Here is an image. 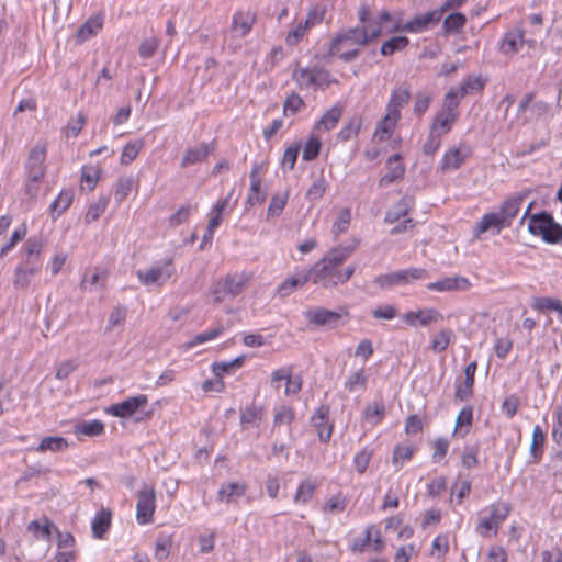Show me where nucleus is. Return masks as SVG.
I'll return each mask as SVG.
<instances>
[{
    "instance_id": "obj_1",
    "label": "nucleus",
    "mask_w": 562,
    "mask_h": 562,
    "mask_svg": "<svg viewBox=\"0 0 562 562\" xmlns=\"http://www.w3.org/2000/svg\"><path fill=\"white\" fill-rule=\"evenodd\" d=\"M356 246H339L330 249L319 261L307 271L314 284L325 289L338 285V272L342 263L352 255Z\"/></svg>"
},
{
    "instance_id": "obj_2",
    "label": "nucleus",
    "mask_w": 562,
    "mask_h": 562,
    "mask_svg": "<svg viewBox=\"0 0 562 562\" xmlns=\"http://www.w3.org/2000/svg\"><path fill=\"white\" fill-rule=\"evenodd\" d=\"M510 510V505L505 502H496L485 506L479 513L475 532L484 538L495 537L498 532V528L506 520Z\"/></svg>"
},
{
    "instance_id": "obj_3",
    "label": "nucleus",
    "mask_w": 562,
    "mask_h": 562,
    "mask_svg": "<svg viewBox=\"0 0 562 562\" xmlns=\"http://www.w3.org/2000/svg\"><path fill=\"white\" fill-rule=\"evenodd\" d=\"M292 79L297 83L301 90H313L325 89L331 83H337V79L334 78L329 70L324 67L313 66L296 68L292 71Z\"/></svg>"
},
{
    "instance_id": "obj_4",
    "label": "nucleus",
    "mask_w": 562,
    "mask_h": 562,
    "mask_svg": "<svg viewBox=\"0 0 562 562\" xmlns=\"http://www.w3.org/2000/svg\"><path fill=\"white\" fill-rule=\"evenodd\" d=\"M429 273L424 268L409 267L374 278L373 283L381 290H391L395 286H405L417 281L428 279Z\"/></svg>"
},
{
    "instance_id": "obj_5",
    "label": "nucleus",
    "mask_w": 562,
    "mask_h": 562,
    "mask_svg": "<svg viewBox=\"0 0 562 562\" xmlns=\"http://www.w3.org/2000/svg\"><path fill=\"white\" fill-rule=\"evenodd\" d=\"M528 231L550 244L562 240V226L547 213L532 215L528 223Z\"/></svg>"
},
{
    "instance_id": "obj_6",
    "label": "nucleus",
    "mask_w": 562,
    "mask_h": 562,
    "mask_svg": "<svg viewBox=\"0 0 562 562\" xmlns=\"http://www.w3.org/2000/svg\"><path fill=\"white\" fill-rule=\"evenodd\" d=\"M172 259H168L164 266L154 265L147 270H137L139 282L146 286H160L172 273Z\"/></svg>"
},
{
    "instance_id": "obj_7",
    "label": "nucleus",
    "mask_w": 562,
    "mask_h": 562,
    "mask_svg": "<svg viewBox=\"0 0 562 562\" xmlns=\"http://www.w3.org/2000/svg\"><path fill=\"white\" fill-rule=\"evenodd\" d=\"M403 322L411 327H427L443 319L442 314L435 307L409 311L402 316Z\"/></svg>"
},
{
    "instance_id": "obj_8",
    "label": "nucleus",
    "mask_w": 562,
    "mask_h": 562,
    "mask_svg": "<svg viewBox=\"0 0 562 562\" xmlns=\"http://www.w3.org/2000/svg\"><path fill=\"white\" fill-rule=\"evenodd\" d=\"M347 312L345 308H339V311H330L324 307H315L306 310L303 315L307 319L310 324L316 326H329L336 327L338 321L342 315H346Z\"/></svg>"
},
{
    "instance_id": "obj_9",
    "label": "nucleus",
    "mask_w": 562,
    "mask_h": 562,
    "mask_svg": "<svg viewBox=\"0 0 562 562\" xmlns=\"http://www.w3.org/2000/svg\"><path fill=\"white\" fill-rule=\"evenodd\" d=\"M441 19L442 10L437 9L417 14L402 26V31L409 33H422L438 24Z\"/></svg>"
},
{
    "instance_id": "obj_10",
    "label": "nucleus",
    "mask_w": 562,
    "mask_h": 562,
    "mask_svg": "<svg viewBox=\"0 0 562 562\" xmlns=\"http://www.w3.org/2000/svg\"><path fill=\"white\" fill-rule=\"evenodd\" d=\"M531 191L529 189L522 190L510 195L506 199L502 205L499 206L498 213L501 217L504 220V223L507 227H509L514 221V218L518 215L522 203L529 196Z\"/></svg>"
},
{
    "instance_id": "obj_11",
    "label": "nucleus",
    "mask_w": 562,
    "mask_h": 562,
    "mask_svg": "<svg viewBox=\"0 0 562 562\" xmlns=\"http://www.w3.org/2000/svg\"><path fill=\"white\" fill-rule=\"evenodd\" d=\"M472 286L470 280L462 276H450L430 282L426 285L429 291L443 293V292H464Z\"/></svg>"
},
{
    "instance_id": "obj_12",
    "label": "nucleus",
    "mask_w": 562,
    "mask_h": 562,
    "mask_svg": "<svg viewBox=\"0 0 562 562\" xmlns=\"http://www.w3.org/2000/svg\"><path fill=\"white\" fill-rule=\"evenodd\" d=\"M155 512V494L154 490L145 486L138 492L136 504V520L138 524H148Z\"/></svg>"
},
{
    "instance_id": "obj_13",
    "label": "nucleus",
    "mask_w": 562,
    "mask_h": 562,
    "mask_svg": "<svg viewBox=\"0 0 562 562\" xmlns=\"http://www.w3.org/2000/svg\"><path fill=\"white\" fill-rule=\"evenodd\" d=\"M42 269V262L22 260L14 269L12 284L16 290H24L31 284V279Z\"/></svg>"
},
{
    "instance_id": "obj_14",
    "label": "nucleus",
    "mask_w": 562,
    "mask_h": 562,
    "mask_svg": "<svg viewBox=\"0 0 562 562\" xmlns=\"http://www.w3.org/2000/svg\"><path fill=\"white\" fill-rule=\"evenodd\" d=\"M347 42L359 46L368 44V29L363 25L362 27H352L337 34L331 41L329 54H336L339 50V46Z\"/></svg>"
},
{
    "instance_id": "obj_15",
    "label": "nucleus",
    "mask_w": 562,
    "mask_h": 562,
    "mask_svg": "<svg viewBox=\"0 0 562 562\" xmlns=\"http://www.w3.org/2000/svg\"><path fill=\"white\" fill-rule=\"evenodd\" d=\"M46 146L43 144H37L34 146L27 157L25 162V173L33 176H45L46 166Z\"/></svg>"
},
{
    "instance_id": "obj_16",
    "label": "nucleus",
    "mask_w": 562,
    "mask_h": 562,
    "mask_svg": "<svg viewBox=\"0 0 562 562\" xmlns=\"http://www.w3.org/2000/svg\"><path fill=\"white\" fill-rule=\"evenodd\" d=\"M341 108L337 105L326 111L319 121L315 124L314 130L307 140H319L323 131H329L337 125L341 117Z\"/></svg>"
},
{
    "instance_id": "obj_17",
    "label": "nucleus",
    "mask_w": 562,
    "mask_h": 562,
    "mask_svg": "<svg viewBox=\"0 0 562 562\" xmlns=\"http://www.w3.org/2000/svg\"><path fill=\"white\" fill-rule=\"evenodd\" d=\"M146 395H137L126 398L121 403H116L110 406L108 412L116 417H131L140 406L146 405Z\"/></svg>"
},
{
    "instance_id": "obj_18",
    "label": "nucleus",
    "mask_w": 562,
    "mask_h": 562,
    "mask_svg": "<svg viewBox=\"0 0 562 562\" xmlns=\"http://www.w3.org/2000/svg\"><path fill=\"white\" fill-rule=\"evenodd\" d=\"M525 45V34L519 27L507 31L501 42L499 50L505 56L517 54Z\"/></svg>"
},
{
    "instance_id": "obj_19",
    "label": "nucleus",
    "mask_w": 562,
    "mask_h": 562,
    "mask_svg": "<svg viewBox=\"0 0 562 562\" xmlns=\"http://www.w3.org/2000/svg\"><path fill=\"white\" fill-rule=\"evenodd\" d=\"M507 227L498 211L484 214L480 222L473 228V235L479 238L483 233L492 231L498 234L503 228Z\"/></svg>"
},
{
    "instance_id": "obj_20",
    "label": "nucleus",
    "mask_w": 562,
    "mask_h": 562,
    "mask_svg": "<svg viewBox=\"0 0 562 562\" xmlns=\"http://www.w3.org/2000/svg\"><path fill=\"white\" fill-rule=\"evenodd\" d=\"M411 98V87L407 83L395 87L386 104V111L401 116V110L409 102Z\"/></svg>"
},
{
    "instance_id": "obj_21",
    "label": "nucleus",
    "mask_w": 562,
    "mask_h": 562,
    "mask_svg": "<svg viewBox=\"0 0 562 562\" xmlns=\"http://www.w3.org/2000/svg\"><path fill=\"white\" fill-rule=\"evenodd\" d=\"M311 422L317 431L318 439L327 442L333 435V425L328 422V408L325 406L318 407L314 412Z\"/></svg>"
},
{
    "instance_id": "obj_22",
    "label": "nucleus",
    "mask_w": 562,
    "mask_h": 562,
    "mask_svg": "<svg viewBox=\"0 0 562 562\" xmlns=\"http://www.w3.org/2000/svg\"><path fill=\"white\" fill-rule=\"evenodd\" d=\"M311 281L307 270H300L294 274L286 278L278 288L277 294L280 297H286L291 295L296 289L303 286Z\"/></svg>"
},
{
    "instance_id": "obj_23",
    "label": "nucleus",
    "mask_w": 562,
    "mask_h": 562,
    "mask_svg": "<svg viewBox=\"0 0 562 562\" xmlns=\"http://www.w3.org/2000/svg\"><path fill=\"white\" fill-rule=\"evenodd\" d=\"M400 119L401 116L386 111L385 115L376 125L374 137H378V140H389L392 137Z\"/></svg>"
},
{
    "instance_id": "obj_24",
    "label": "nucleus",
    "mask_w": 562,
    "mask_h": 562,
    "mask_svg": "<svg viewBox=\"0 0 562 562\" xmlns=\"http://www.w3.org/2000/svg\"><path fill=\"white\" fill-rule=\"evenodd\" d=\"M247 485L245 482H228L222 484L217 497L221 502L231 503L245 495Z\"/></svg>"
},
{
    "instance_id": "obj_25",
    "label": "nucleus",
    "mask_w": 562,
    "mask_h": 562,
    "mask_svg": "<svg viewBox=\"0 0 562 562\" xmlns=\"http://www.w3.org/2000/svg\"><path fill=\"white\" fill-rule=\"evenodd\" d=\"M251 276L246 272H236L234 274L227 276L223 279L224 289L229 296L238 295L247 283L250 281Z\"/></svg>"
},
{
    "instance_id": "obj_26",
    "label": "nucleus",
    "mask_w": 562,
    "mask_h": 562,
    "mask_svg": "<svg viewBox=\"0 0 562 562\" xmlns=\"http://www.w3.org/2000/svg\"><path fill=\"white\" fill-rule=\"evenodd\" d=\"M476 368V362L472 361L464 369V380L457 386L456 390V397L460 398L461 401L468 400L472 394Z\"/></svg>"
},
{
    "instance_id": "obj_27",
    "label": "nucleus",
    "mask_w": 562,
    "mask_h": 562,
    "mask_svg": "<svg viewBox=\"0 0 562 562\" xmlns=\"http://www.w3.org/2000/svg\"><path fill=\"white\" fill-rule=\"evenodd\" d=\"M456 120L457 116L454 114L439 112L432 122L430 136L434 138L442 137L451 130Z\"/></svg>"
},
{
    "instance_id": "obj_28",
    "label": "nucleus",
    "mask_w": 562,
    "mask_h": 562,
    "mask_svg": "<svg viewBox=\"0 0 562 562\" xmlns=\"http://www.w3.org/2000/svg\"><path fill=\"white\" fill-rule=\"evenodd\" d=\"M414 201L411 196H403L396 204H394L385 214L384 221L386 223H395L402 217H405L413 209Z\"/></svg>"
},
{
    "instance_id": "obj_29",
    "label": "nucleus",
    "mask_w": 562,
    "mask_h": 562,
    "mask_svg": "<svg viewBox=\"0 0 562 562\" xmlns=\"http://www.w3.org/2000/svg\"><path fill=\"white\" fill-rule=\"evenodd\" d=\"M387 172L381 178V186H389L395 180L403 177L405 168L401 162V156L398 154L393 155L389 158L387 164Z\"/></svg>"
},
{
    "instance_id": "obj_30",
    "label": "nucleus",
    "mask_w": 562,
    "mask_h": 562,
    "mask_svg": "<svg viewBox=\"0 0 562 562\" xmlns=\"http://www.w3.org/2000/svg\"><path fill=\"white\" fill-rule=\"evenodd\" d=\"M469 151L461 146H452L443 156L442 169L454 170L464 161Z\"/></svg>"
},
{
    "instance_id": "obj_31",
    "label": "nucleus",
    "mask_w": 562,
    "mask_h": 562,
    "mask_svg": "<svg viewBox=\"0 0 562 562\" xmlns=\"http://www.w3.org/2000/svg\"><path fill=\"white\" fill-rule=\"evenodd\" d=\"M258 165H255L250 172V193L247 198V204L254 206L265 201L266 193L261 190V181L258 178Z\"/></svg>"
},
{
    "instance_id": "obj_32",
    "label": "nucleus",
    "mask_w": 562,
    "mask_h": 562,
    "mask_svg": "<svg viewBox=\"0 0 562 562\" xmlns=\"http://www.w3.org/2000/svg\"><path fill=\"white\" fill-rule=\"evenodd\" d=\"M103 26V20L101 16L89 18L78 30L77 41L83 43L90 37L97 35Z\"/></svg>"
},
{
    "instance_id": "obj_33",
    "label": "nucleus",
    "mask_w": 562,
    "mask_h": 562,
    "mask_svg": "<svg viewBox=\"0 0 562 562\" xmlns=\"http://www.w3.org/2000/svg\"><path fill=\"white\" fill-rule=\"evenodd\" d=\"M111 525V513L105 509H101L91 522V529L94 538H102L108 532Z\"/></svg>"
},
{
    "instance_id": "obj_34",
    "label": "nucleus",
    "mask_w": 562,
    "mask_h": 562,
    "mask_svg": "<svg viewBox=\"0 0 562 562\" xmlns=\"http://www.w3.org/2000/svg\"><path fill=\"white\" fill-rule=\"evenodd\" d=\"M68 441L64 437L48 436L41 440L40 445L35 448L37 452H58L68 448Z\"/></svg>"
},
{
    "instance_id": "obj_35",
    "label": "nucleus",
    "mask_w": 562,
    "mask_h": 562,
    "mask_svg": "<svg viewBox=\"0 0 562 562\" xmlns=\"http://www.w3.org/2000/svg\"><path fill=\"white\" fill-rule=\"evenodd\" d=\"M546 441V435L539 425H536L532 429V440L530 446L531 462L537 463L542 456L543 445Z\"/></svg>"
},
{
    "instance_id": "obj_36",
    "label": "nucleus",
    "mask_w": 562,
    "mask_h": 562,
    "mask_svg": "<svg viewBox=\"0 0 562 562\" xmlns=\"http://www.w3.org/2000/svg\"><path fill=\"white\" fill-rule=\"evenodd\" d=\"M74 199L72 190H61L58 196L52 202L49 211L53 217L61 215L71 204Z\"/></svg>"
},
{
    "instance_id": "obj_37",
    "label": "nucleus",
    "mask_w": 562,
    "mask_h": 562,
    "mask_svg": "<svg viewBox=\"0 0 562 562\" xmlns=\"http://www.w3.org/2000/svg\"><path fill=\"white\" fill-rule=\"evenodd\" d=\"M255 22V18L250 13L237 12L233 18V30L239 36H246Z\"/></svg>"
},
{
    "instance_id": "obj_38",
    "label": "nucleus",
    "mask_w": 562,
    "mask_h": 562,
    "mask_svg": "<svg viewBox=\"0 0 562 562\" xmlns=\"http://www.w3.org/2000/svg\"><path fill=\"white\" fill-rule=\"evenodd\" d=\"M414 452L415 448L412 445L396 446L392 456V464L394 465L395 470L398 471L402 469L404 463L413 458Z\"/></svg>"
},
{
    "instance_id": "obj_39",
    "label": "nucleus",
    "mask_w": 562,
    "mask_h": 562,
    "mask_svg": "<svg viewBox=\"0 0 562 562\" xmlns=\"http://www.w3.org/2000/svg\"><path fill=\"white\" fill-rule=\"evenodd\" d=\"M465 23L467 18L463 13H451L445 18L442 30L446 34L458 33L465 25Z\"/></svg>"
},
{
    "instance_id": "obj_40",
    "label": "nucleus",
    "mask_w": 562,
    "mask_h": 562,
    "mask_svg": "<svg viewBox=\"0 0 562 562\" xmlns=\"http://www.w3.org/2000/svg\"><path fill=\"white\" fill-rule=\"evenodd\" d=\"M385 415V405L381 401H374L367 405L364 417L371 425L379 424Z\"/></svg>"
},
{
    "instance_id": "obj_41",
    "label": "nucleus",
    "mask_w": 562,
    "mask_h": 562,
    "mask_svg": "<svg viewBox=\"0 0 562 562\" xmlns=\"http://www.w3.org/2000/svg\"><path fill=\"white\" fill-rule=\"evenodd\" d=\"M104 431V425L101 420L93 419L89 422H82L75 428L77 435H85L88 437L99 436Z\"/></svg>"
},
{
    "instance_id": "obj_42",
    "label": "nucleus",
    "mask_w": 562,
    "mask_h": 562,
    "mask_svg": "<svg viewBox=\"0 0 562 562\" xmlns=\"http://www.w3.org/2000/svg\"><path fill=\"white\" fill-rule=\"evenodd\" d=\"M409 44V40L406 36H394L381 46V54L383 56L393 55L397 50L404 49Z\"/></svg>"
},
{
    "instance_id": "obj_43",
    "label": "nucleus",
    "mask_w": 562,
    "mask_h": 562,
    "mask_svg": "<svg viewBox=\"0 0 562 562\" xmlns=\"http://www.w3.org/2000/svg\"><path fill=\"white\" fill-rule=\"evenodd\" d=\"M262 417V409L251 405L240 412V424L244 428L250 425H258Z\"/></svg>"
},
{
    "instance_id": "obj_44",
    "label": "nucleus",
    "mask_w": 562,
    "mask_h": 562,
    "mask_svg": "<svg viewBox=\"0 0 562 562\" xmlns=\"http://www.w3.org/2000/svg\"><path fill=\"white\" fill-rule=\"evenodd\" d=\"M43 249V241L38 237H31L25 244V256L22 260L41 262L40 255Z\"/></svg>"
},
{
    "instance_id": "obj_45",
    "label": "nucleus",
    "mask_w": 562,
    "mask_h": 562,
    "mask_svg": "<svg viewBox=\"0 0 562 562\" xmlns=\"http://www.w3.org/2000/svg\"><path fill=\"white\" fill-rule=\"evenodd\" d=\"M453 337V331L449 328L441 329L438 334H436L431 340V349L435 352L445 351L450 345Z\"/></svg>"
},
{
    "instance_id": "obj_46",
    "label": "nucleus",
    "mask_w": 562,
    "mask_h": 562,
    "mask_svg": "<svg viewBox=\"0 0 562 562\" xmlns=\"http://www.w3.org/2000/svg\"><path fill=\"white\" fill-rule=\"evenodd\" d=\"M347 507V499L346 497L338 493L335 495H331L328 501L323 506V512L326 514H340L345 512Z\"/></svg>"
},
{
    "instance_id": "obj_47",
    "label": "nucleus",
    "mask_w": 562,
    "mask_h": 562,
    "mask_svg": "<svg viewBox=\"0 0 562 562\" xmlns=\"http://www.w3.org/2000/svg\"><path fill=\"white\" fill-rule=\"evenodd\" d=\"M52 528H55V526L47 518L44 519L43 524L38 520H32L27 525V530L34 533L36 538L42 539H49Z\"/></svg>"
},
{
    "instance_id": "obj_48",
    "label": "nucleus",
    "mask_w": 562,
    "mask_h": 562,
    "mask_svg": "<svg viewBox=\"0 0 562 562\" xmlns=\"http://www.w3.org/2000/svg\"><path fill=\"white\" fill-rule=\"evenodd\" d=\"M485 85V80H483L480 76L479 77H472L469 76L464 81L462 82L460 89L458 90L460 93V97H465L470 93L480 92L483 90Z\"/></svg>"
},
{
    "instance_id": "obj_49",
    "label": "nucleus",
    "mask_w": 562,
    "mask_h": 562,
    "mask_svg": "<svg viewBox=\"0 0 562 562\" xmlns=\"http://www.w3.org/2000/svg\"><path fill=\"white\" fill-rule=\"evenodd\" d=\"M350 221H351L350 209H348V207L342 209L339 212L336 221L333 224V228H331L333 234L335 236H339V235L346 233L349 228Z\"/></svg>"
},
{
    "instance_id": "obj_50",
    "label": "nucleus",
    "mask_w": 562,
    "mask_h": 562,
    "mask_svg": "<svg viewBox=\"0 0 562 562\" xmlns=\"http://www.w3.org/2000/svg\"><path fill=\"white\" fill-rule=\"evenodd\" d=\"M463 97H460V93L458 90L450 89L445 95L442 110L440 112L454 114L458 117L459 113H458L457 109H458L460 100Z\"/></svg>"
},
{
    "instance_id": "obj_51",
    "label": "nucleus",
    "mask_w": 562,
    "mask_h": 562,
    "mask_svg": "<svg viewBox=\"0 0 562 562\" xmlns=\"http://www.w3.org/2000/svg\"><path fill=\"white\" fill-rule=\"evenodd\" d=\"M109 204V198L101 196L98 201L91 203L86 213V222H94L97 221L106 210Z\"/></svg>"
},
{
    "instance_id": "obj_52",
    "label": "nucleus",
    "mask_w": 562,
    "mask_h": 562,
    "mask_svg": "<svg viewBox=\"0 0 562 562\" xmlns=\"http://www.w3.org/2000/svg\"><path fill=\"white\" fill-rule=\"evenodd\" d=\"M473 418V409L471 406L463 407L456 419L454 434L464 436L468 429L463 430V426H470Z\"/></svg>"
},
{
    "instance_id": "obj_53",
    "label": "nucleus",
    "mask_w": 562,
    "mask_h": 562,
    "mask_svg": "<svg viewBox=\"0 0 562 562\" xmlns=\"http://www.w3.org/2000/svg\"><path fill=\"white\" fill-rule=\"evenodd\" d=\"M562 302L558 299L540 296L535 297L531 304V307L539 312L546 311H558L561 308Z\"/></svg>"
},
{
    "instance_id": "obj_54",
    "label": "nucleus",
    "mask_w": 562,
    "mask_h": 562,
    "mask_svg": "<svg viewBox=\"0 0 562 562\" xmlns=\"http://www.w3.org/2000/svg\"><path fill=\"white\" fill-rule=\"evenodd\" d=\"M228 203V199L218 200L210 212V220L207 223L209 231H216L222 222V213Z\"/></svg>"
},
{
    "instance_id": "obj_55",
    "label": "nucleus",
    "mask_w": 562,
    "mask_h": 562,
    "mask_svg": "<svg viewBox=\"0 0 562 562\" xmlns=\"http://www.w3.org/2000/svg\"><path fill=\"white\" fill-rule=\"evenodd\" d=\"M27 233V228L25 224H21L16 227L10 236V239L7 244H4L0 250V257H4L9 251H11L15 245L22 240Z\"/></svg>"
},
{
    "instance_id": "obj_56",
    "label": "nucleus",
    "mask_w": 562,
    "mask_h": 562,
    "mask_svg": "<svg viewBox=\"0 0 562 562\" xmlns=\"http://www.w3.org/2000/svg\"><path fill=\"white\" fill-rule=\"evenodd\" d=\"M171 548L172 535L160 533L156 542L155 557L158 560L166 559L169 555Z\"/></svg>"
},
{
    "instance_id": "obj_57",
    "label": "nucleus",
    "mask_w": 562,
    "mask_h": 562,
    "mask_svg": "<svg viewBox=\"0 0 562 562\" xmlns=\"http://www.w3.org/2000/svg\"><path fill=\"white\" fill-rule=\"evenodd\" d=\"M314 491H315V484L312 481H310V480L303 481L297 486V490H296V493L294 496V502L302 503V504L307 503L312 498Z\"/></svg>"
},
{
    "instance_id": "obj_58",
    "label": "nucleus",
    "mask_w": 562,
    "mask_h": 562,
    "mask_svg": "<svg viewBox=\"0 0 562 562\" xmlns=\"http://www.w3.org/2000/svg\"><path fill=\"white\" fill-rule=\"evenodd\" d=\"M432 101V95L429 92L420 91L416 93L414 100L413 112L416 116H422L429 108Z\"/></svg>"
},
{
    "instance_id": "obj_59",
    "label": "nucleus",
    "mask_w": 562,
    "mask_h": 562,
    "mask_svg": "<svg viewBox=\"0 0 562 562\" xmlns=\"http://www.w3.org/2000/svg\"><path fill=\"white\" fill-rule=\"evenodd\" d=\"M449 550V537L448 535L437 536L431 543V555L437 559H441Z\"/></svg>"
},
{
    "instance_id": "obj_60",
    "label": "nucleus",
    "mask_w": 562,
    "mask_h": 562,
    "mask_svg": "<svg viewBox=\"0 0 562 562\" xmlns=\"http://www.w3.org/2000/svg\"><path fill=\"white\" fill-rule=\"evenodd\" d=\"M372 458V450L369 448H363L359 452L356 453L353 458V465L358 473L362 474L368 469V465Z\"/></svg>"
},
{
    "instance_id": "obj_61",
    "label": "nucleus",
    "mask_w": 562,
    "mask_h": 562,
    "mask_svg": "<svg viewBox=\"0 0 562 562\" xmlns=\"http://www.w3.org/2000/svg\"><path fill=\"white\" fill-rule=\"evenodd\" d=\"M134 186V180L131 177L121 178L117 181V186L114 192V199L116 202H122L132 191Z\"/></svg>"
},
{
    "instance_id": "obj_62",
    "label": "nucleus",
    "mask_w": 562,
    "mask_h": 562,
    "mask_svg": "<svg viewBox=\"0 0 562 562\" xmlns=\"http://www.w3.org/2000/svg\"><path fill=\"white\" fill-rule=\"evenodd\" d=\"M86 122V116L82 113H78L77 116L71 117L66 126V137L75 138L79 135Z\"/></svg>"
},
{
    "instance_id": "obj_63",
    "label": "nucleus",
    "mask_w": 562,
    "mask_h": 562,
    "mask_svg": "<svg viewBox=\"0 0 562 562\" xmlns=\"http://www.w3.org/2000/svg\"><path fill=\"white\" fill-rule=\"evenodd\" d=\"M304 101L297 93L290 94L283 103V112L285 115H294L299 110L304 108Z\"/></svg>"
},
{
    "instance_id": "obj_64",
    "label": "nucleus",
    "mask_w": 562,
    "mask_h": 562,
    "mask_svg": "<svg viewBox=\"0 0 562 562\" xmlns=\"http://www.w3.org/2000/svg\"><path fill=\"white\" fill-rule=\"evenodd\" d=\"M286 201H288L286 193L273 195L270 201V204L268 206V211H267L268 216H272V217L279 216L282 213L283 209L285 207Z\"/></svg>"
}]
</instances>
